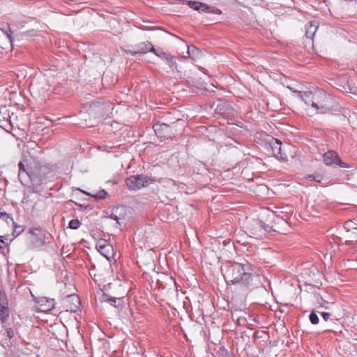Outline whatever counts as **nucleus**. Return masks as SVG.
I'll list each match as a JSON object with an SVG mask.
<instances>
[{"label": "nucleus", "instance_id": "31", "mask_svg": "<svg viewBox=\"0 0 357 357\" xmlns=\"http://www.w3.org/2000/svg\"><path fill=\"white\" fill-rule=\"evenodd\" d=\"M0 219L8 222V220L10 219L11 221L13 220V218L7 213L4 210L0 208Z\"/></svg>", "mask_w": 357, "mask_h": 357}, {"label": "nucleus", "instance_id": "22", "mask_svg": "<svg viewBox=\"0 0 357 357\" xmlns=\"http://www.w3.org/2000/svg\"><path fill=\"white\" fill-rule=\"evenodd\" d=\"M289 156L293 157L292 149H291V151H285L284 152H283L282 151L278 152V155H276V158L278 160L287 162L288 161V158Z\"/></svg>", "mask_w": 357, "mask_h": 357}, {"label": "nucleus", "instance_id": "27", "mask_svg": "<svg viewBox=\"0 0 357 357\" xmlns=\"http://www.w3.org/2000/svg\"><path fill=\"white\" fill-rule=\"evenodd\" d=\"M12 222L13 225V235L16 237L24 231V227L22 225H17L13 220Z\"/></svg>", "mask_w": 357, "mask_h": 357}, {"label": "nucleus", "instance_id": "39", "mask_svg": "<svg viewBox=\"0 0 357 357\" xmlns=\"http://www.w3.org/2000/svg\"><path fill=\"white\" fill-rule=\"evenodd\" d=\"M110 284H111L110 283L104 284L102 289H100V290L105 291H109L110 289Z\"/></svg>", "mask_w": 357, "mask_h": 357}, {"label": "nucleus", "instance_id": "19", "mask_svg": "<svg viewBox=\"0 0 357 357\" xmlns=\"http://www.w3.org/2000/svg\"><path fill=\"white\" fill-rule=\"evenodd\" d=\"M68 301L71 303L70 310L71 312H76L81 305L79 298L76 294H71L67 296Z\"/></svg>", "mask_w": 357, "mask_h": 357}, {"label": "nucleus", "instance_id": "28", "mask_svg": "<svg viewBox=\"0 0 357 357\" xmlns=\"http://www.w3.org/2000/svg\"><path fill=\"white\" fill-rule=\"evenodd\" d=\"M310 95H311V91H300L296 92V96L307 105V99H309Z\"/></svg>", "mask_w": 357, "mask_h": 357}, {"label": "nucleus", "instance_id": "13", "mask_svg": "<svg viewBox=\"0 0 357 357\" xmlns=\"http://www.w3.org/2000/svg\"><path fill=\"white\" fill-rule=\"evenodd\" d=\"M113 307L117 310V314L120 318H126L128 307L125 300H116L113 297Z\"/></svg>", "mask_w": 357, "mask_h": 357}, {"label": "nucleus", "instance_id": "8", "mask_svg": "<svg viewBox=\"0 0 357 357\" xmlns=\"http://www.w3.org/2000/svg\"><path fill=\"white\" fill-rule=\"evenodd\" d=\"M323 161L327 166L336 165L342 168L351 167L349 165L342 161L337 153L333 150L328 151L323 155Z\"/></svg>", "mask_w": 357, "mask_h": 357}, {"label": "nucleus", "instance_id": "7", "mask_svg": "<svg viewBox=\"0 0 357 357\" xmlns=\"http://www.w3.org/2000/svg\"><path fill=\"white\" fill-rule=\"evenodd\" d=\"M10 313L8 296L4 290H0V324L3 327L9 319Z\"/></svg>", "mask_w": 357, "mask_h": 357}, {"label": "nucleus", "instance_id": "4", "mask_svg": "<svg viewBox=\"0 0 357 357\" xmlns=\"http://www.w3.org/2000/svg\"><path fill=\"white\" fill-rule=\"evenodd\" d=\"M276 215L274 211L264 208L259 214V218L254 220L248 227L250 236L256 238H262L267 233L275 231L273 223L275 222Z\"/></svg>", "mask_w": 357, "mask_h": 357}, {"label": "nucleus", "instance_id": "21", "mask_svg": "<svg viewBox=\"0 0 357 357\" xmlns=\"http://www.w3.org/2000/svg\"><path fill=\"white\" fill-rule=\"evenodd\" d=\"M188 54L192 59L195 60L196 59L199 58L202 52L201 50L196 46L190 45L188 47Z\"/></svg>", "mask_w": 357, "mask_h": 357}, {"label": "nucleus", "instance_id": "42", "mask_svg": "<svg viewBox=\"0 0 357 357\" xmlns=\"http://www.w3.org/2000/svg\"><path fill=\"white\" fill-rule=\"evenodd\" d=\"M116 254L113 252L112 257H113V261H116Z\"/></svg>", "mask_w": 357, "mask_h": 357}, {"label": "nucleus", "instance_id": "34", "mask_svg": "<svg viewBox=\"0 0 357 357\" xmlns=\"http://www.w3.org/2000/svg\"><path fill=\"white\" fill-rule=\"evenodd\" d=\"M112 218H113V220L116 221V224L119 225V226L121 225V224L123 222V221L125 220L124 218H119L116 215H114V213H113Z\"/></svg>", "mask_w": 357, "mask_h": 357}, {"label": "nucleus", "instance_id": "33", "mask_svg": "<svg viewBox=\"0 0 357 357\" xmlns=\"http://www.w3.org/2000/svg\"><path fill=\"white\" fill-rule=\"evenodd\" d=\"M6 335L9 339H12L13 337H14L15 333L12 328H6Z\"/></svg>", "mask_w": 357, "mask_h": 357}, {"label": "nucleus", "instance_id": "40", "mask_svg": "<svg viewBox=\"0 0 357 357\" xmlns=\"http://www.w3.org/2000/svg\"><path fill=\"white\" fill-rule=\"evenodd\" d=\"M288 89H289V90H291V91L294 93H295V94H296V92H298V90H295V89H294L293 88H291V87H290V86H288Z\"/></svg>", "mask_w": 357, "mask_h": 357}, {"label": "nucleus", "instance_id": "11", "mask_svg": "<svg viewBox=\"0 0 357 357\" xmlns=\"http://www.w3.org/2000/svg\"><path fill=\"white\" fill-rule=\"evenodd\" d=\"M268 146L271 149L273 155L276 158V155H278V152L285 151H291V149H294V146L290 144H282V142L274 138L271 137L270 141L268 142Z\"/></svg>", "mask_w": 357, "mask_h": 357}, {"label": "nucleus", "instance_id": "37", "mask_svg": "<svg viewBox=\"0 0 357 357\" xmlns=\"http://www.w3.org/2000/svg\"><path fill=\"white\" fill-rule=\"evenodd\" d=\"M8 245L7 243L5 242L4 238L0 236V249H3Z\"/></svg>", "mask_w": 357, "mask_h": 357}, {"label": "nucleus", "instance_id": "2", "mask_svg": "<svg viewBox=\"0 0 357 357\" xmlns=\"http://www.w3.org/2000/svg\"><path fill=\"white\" fill-rule=\"evenodd\" d=\"M252 266L245 263H227L223 268V276L227 284H238L243 290L249 291L257 286V275L252 273Z\"/></svg>", "mask_w": 357, "mask_h": 357}, {"label": "nucleus", "instance_id": "38", "mask_svg": "<svg viewBox=\"0 0 357 357\" xmlns=\"http://www.w3.org/2000/svg\"><path fill=\"white\" fill-rule=\"evenodd\" d=\"M155 288H158L159 290L163 291L165 289V286L162 284L161 281L158 280Z\"/></svg>", "mask_w": 357, "mask_h": 357}, {"label": "nucleus", "instance_id": "26", "mask_svg": "<svg viewBox=\"0 0 357 357\" xmlns=\"http://www.w3.org/2000/svg\"><path fill=\"white\" fill-rule=\"evenodd\" d=\"M305 178H307L310 181H315L317 183H321L322 181V180L324 179V176H323V174H321L320 173H314L312 174L307 175L305 176Z\"/></svg>", "mask_w": 357, "mask_h": 357}, {"label": "nucleus", "instance_id": "10", "mask_svg": "<svg viewBox=\"0 0 357 357\" xmlns=\"http://www.w3.org/2000/svg\"><path fill=\"white\" fill-rule=\"evenodd\" d=\"M153 46L152 43L149 41L142 42L133 45L132 50H126V52L132 56L144 54L147 52H151Z\"/></svg>", "mask_w": 357, "mask_h": 357}, {"label": "nucleus", "instance_id": "36", "mask_svg": "<svg viewBox=\"0 0 357 357\" xmlns=\"http://www.w3.org/2000/svg\"><path fill=\"white\" fill-rule=\"evenodd\" d=\"M321 315L322 318L324 319V320L325 321H327L330 319L331 314L329 312H321Z\"/></svg>", "mask_w": 357, "mask_h": 357}, {"label": "nucleus", "instance_id": "9", "mask_svg": "<svg viewBox=\"0 0 357 357\" xmlns=\"http://www.w3.org/2000/svg\"><path fill=\"white\" fill-rule=\"evenodd\" d=\"M29 234L31 235L30 243L32 248L41 247L45 244V234L40 227L30 229Z\"/></svg>", "mask_w": 357, "mask_h": 357}, {"label": "nucleus", "instance_id": "18", "mask_svg": "<svg viewBox=\"0 0 357 357\" xmlns=\"http://www.w3.org/2000/svg\"><path fill=\"white\" fill-rule=\"evenodd\" d=\"M318 22L316 21L310 22L305 25V36L310 39H312L318 29Z\"/></svg>", "mask_w": 357, "mask_h": 357}, {"label": "nucleus", "instance_id": "24", "mask_svg": "<svg viewBox=\"0 0 357 357\" xmlns=\"http://www.w3.org/2000/svg\"><path fill=\"white\" fill-rule=\"evenodd\" d=\"M0 29L2 31V32L7 36L10 43H13V38L12 36L13 32L8 26V24H3L0 28Z\"/></svg>", "mask_w": 357, "mask_h": 357}, {"label": "nucleus", "instance_id": "12", "mask_svg": "<svg viewBox=\"0 0 357 357\" xmlns=\"http://www.w3.org/2000/svg\"><path fill=\"white\" fill-rule=\"evenodd\" d=\"M112 245L106 240L100 239L96 243V248L98 251L104 256L108 261H110L112 256L109 255V249Z\"/></svg>", "mask_w": 357, "mask_h": 357}, {"label": "nucleus", "instance_id": "14", "mask_svg": "<svg viewBox=\"0 0 357 357\" xmlns=\"http://www.w3.org/2000/svg\"><path fill=\"white\" fill-rule=\"evenodd\" d=\"M41 311H50L54 307L55 301L53 298L40 297L36 301Z\"/></svg>", "mask_w": 357, "mask_h": 357}, {"label": "nucleus", "instance_id": "35", "mask_svg": "<svg viewBox=\"0 0 357 357\" xmlns=\"http://www.w3.org/2000/svg\"><path fill=\"white\" fill-rule=\"evenodd\" d=\"M208 13L216 14V15H220L222 13V11L218 8L210 7Z\"/></svg>", "mask_w": 357, "mask_h": 357}, {"label": "nucleus", "instance_id": "29", "mask_svg": "<svg viewBox=\"0 0 357 357\" xmlns=\"http://www.w3.org/2000/svg\"><path fill=\"white\" fill-rule=\"evenodd\" d=\"M81 225V222L77 219H73L68 224V227L72 229H77Z\"/></svg>", "mask_w": 357, "mask_h": 357}, {"label": "nucleus", "instance_id": "1", "mask_svg": "<svg viewBox=\"0 0 357 357\" xmlns=\"http://www.w3.org/2000/svg\"><path fill=\"white\" fill-rule=\"evenodd\" d=\"M19 178L22 181L24 176H27L31 183V192H41L44 185L51 182L56 176L55 166L36 158H24L18 164Z\"/></svg>", "mask_w": 357, "mask_h": 357}, {"label": "nucleus", "instance_id": "43", "mask_svg": "<svg viewBox=\"0 0 357 357\" xmlns=\"http://www.w3.org/2000/svg\"><path fill=\"white\" fill-rule=\"evenodd\" d=\"M169 280L172 283H174V285L176 284V282H175V281L173 280V278H169Z\"/></svg>", "mask_w": 357, "mask_h": 357}, {"label": "nucleus", "instance_id": "41", "mask_svg": "<svg viewBox=\"0 0 357 357\" xmlns=\"http://www.w3.org/2000/svg\"><path fill=\"white\" fill-rule=\"evenodd\" d=\"M345 244L348 245H353V242L351 241H346Z\"/></svg>", "mask_w": 357, "mask_h": 357}, {"label": "nucleus", "instance_id": "3", "mask_svg": "<svg viewBox=\"0 0 357 357\" xmlns=\"http://www.w3.org/2000/svg\"><path fill=\"white\" fill-rule=\"evenodd\" d=\"M332 97L322 89H318L311 91L309 99H307V105H311L317 110V113L331 115H342L347 118V109L340 105H331Z\"/></svg>", "mask_w": 357, "mask_h": 357}, {"label": "nucleus", "instance_id": "20", "mask_svg": "<svg viewBox=\"0 0 357 357\" xmlns=\"http://www.w3.org/2000/svg\"><path fill=\"white\" fill-rule=\"evenodd\" d=\"M217 110H218L222 114H227L230 116H234L236 114L235 109L231 106L230 104L227 102H224L222 104H220L217 107Z\"/></svg>", "mask_w": 357, "mask_h": 357}, {"label": "nucleus", "instance_id": "23", "mask_svg": "<svg viewBox=\"0 0 357 357\" xmlns=\"http://www.w3.org/2000/svg\"><path fill=\"white\" fill-rule=\"evenodd\" d=\"M165 61L167 64L169 66L173 72H179L177 68L176 58L175 56L169 54L168 59H167Z\"/></svg>", "mask_w": 357, "mask_h": 357}, {"label": "nucleus", "instance_id": "32", "mask_svg": "<svg viewBox=\"0 0 357 357\" xmlns=\"http://www.w3.org/2000/svg\"><path fill=\"white\" fill-rule=\"evenodd\" d=\"M309 319L312 324L316 325L319 323V319L314 312H312L309 315Z\"/></svg>", "mask_w": 357, "mask_h": 357}, {"label": "nucleus", "instance_id": "5", "mask_svg": "<svg viewBox=\"0 0 357 357\" xmlns=\"http://www.w3.org/2000/svg\"><path fill=\"white\" fill-rule=\"evenodd\" d=\"M156 179L145 174H136L130 176L126 178V183L129 190H137L144 187L155 183Z\"/></svg>", "mask_w": 357, "mask_h": 357}, {"label": "nucleus", "instance_id": "25", "mask_svg": "<svg viewBox=\"0 0 357 357\" xmlns=\"http://www.w3.org/2000/svg\"><path fill=\"white\" fill-rule=\"evenodd\" d=\"M151 52L153 53L155 55L158 56L159 58L166 60L168 59V56L170 54L163 52L161 49H155L153 46Z\"/></svg>", "mask_w": 357, "mask_h": 357}, {"label": "nucleus", "instance_id": "16", "mask_svg": "<svg viewBox=\"0 0 357 357\" xmlns=\"http://www.w3.org/2000/svg\"><path fill=\"white\" fill-rule=\"evenodd\" d=\"M187 5L195 10L200 13H208L209 12L210 6L207 4L196 1H187Z\"/></svg>", "mask_w": 357, "mask_h": 357}, {"label": "nucleus", "instance_id": "17", "mask_svg": "<svg viewBox=\"0 0 357 357\" xmlns=\"http://www.w3.org/2000/svg\"><path fill=\"white\" fill-rule=\"evenodd\" d=\"M101 295L99 297L100 307L102 309L108 308L112 305V296L107 291L100 290Z\"/></svg>", "mask_w": 357, "mask_h": 357}, {"label": "nucleus", "instance_id": "44", "mask_svg": "<svg viewBox=\"0 0 357 357\" xmlns=\"http://www.w3.org/2000/svg\"><path fill=\"white\" fill-rule=\"evenodd\" d=\"M171 290V292L172 294H176V291L175 289H170Z\"/></svg>", "mask_w": 357, "mask_h": 357}, {"label": "nucleus", "instance_id": "15", "mask_svg": "<svg viewBox=\"0 0 357 357\" xmlns=\"http://www.w3.org/2000/svg\"><path fill=\"white\" fill-rule=\"evenodd\" d=\"M118 287L119 289V291L116 293V296H114L116 300H124L126 296L128 294V287H124L122 283L120 282V279L119 277L116 279L113 280V287Z\"/></svg>", "mask_w": 357, "mask_h": 357}, {"label": "nucleus", "instance_id": "30", "mask_svg": "<svg viewBox=\"0 0 357 357\" xmlns=\"http://www.w3.org/2000/svg\"><path fill=\"white\" fill-rule=\"evenodd\" d=\"M83 193L84 194H86L88 195H91V196H93L95 198H97V199H104L106 195H107V192L104 190H100L98 192H97L96 195H91V194L88 193V192H86L84 191H82Z\"/></svg>", "mask_w": 357, "mask_h": 357}, {"label": "nucleus", "instance_id": "6", "mask_svg": "<svg viewBox=\"0 0 357 357\" xmlns=\"http://www.w3.org/2000/svg\"><path fill=\"white\" fill-rule=\"evenodd\" d=\"M178 121V119H176L174 121L169 122H155L153 125V129L159 138H172V135H174L172 132V126Z\"/></svg>", "mask_w": 357, "mask_h": 357}]
</instances>
